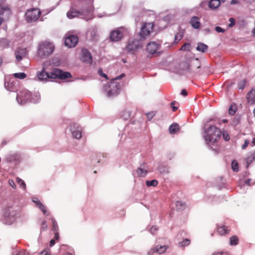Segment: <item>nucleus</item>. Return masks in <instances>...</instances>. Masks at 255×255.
Listing matches in <instances>:
<instances>
[{
    "label": "nucleus",
    "mask_w": 255,
    "mask_h": 255,
    "mask_svg": "<svg viewBox=\"0 0 255 255\" xmlns=\"http://www.w3.org/2000/svg\"><path fill=\"white\" fill-rule=\"evenodd\" d=\"M71 75L68 72H63L61 70L54 68L50 73H48L45 71V68L44 64L43 65L42 71L37 74L38 79L41 80H45L47 79H56L59 78L61 79H65L66 78L70 77Z\"/></svg>",
    "instance_id": "1"
},
{
    "label": "nucleus",
    "mask_w": 255,
    "mask_h": 255,
    "mask_svg": "<svg viewBox=\"0 0 255 255\" xmlns=\"http://www.w3.org/2000/svg\"><path fill=\"white\" fill-rule=\"evenodd\" d=\"M222 132L216 127L210 126L207 129H205L204 138L207 145L211 147L220 138Z\"/></svg>",
    "instance_id": "2"
},
{
    "label": "nucleus",
    "mask_w": 255,
    "mask_h": 255,
    "mask_svg": "<svg viewBox=\"0 0 255 255\" xmlns=\"http://www.w3.org/2000/svg\"><path fill=\"white\" fill-rule=\"evenodd\" d=\"M93 11L94 8L92 6H90L87 8L83 9L82 11L77 10L74 8H71L67 12V16L70 19L79 16L86 20H89L94 18Z\"/></svg>",
    "instance_id": "3"
},
{
    "label": "nucleus",
    "mask_w": 255,
    "mask_h": 255,
    "mask_svg": "<svg viewBox=\"0 0 255 255\" xmlns=\"http://www.w3.org/2000/svg\"><path fill=\"white\" fill-rule=\"evenodd\" d=\"M54 45L49 42H43L38 45L37 54L41 58H46L51 55L54 50Z\"/></svg>",
    "instance_id": "4"
},
{
    "label": "nucleus",
    "mask_w": 255,
    "mask_h": 255,
    "mask_svg": "<svg viewBox=\"0 0 255 255\" xmlns=\"http://www.w3.org/2000/svg\"><path fill=\"white\" fill-rule=\"evenodd\" d=\"M3 216L4 224L10 225L19 218V213L13 207H8L5 209Z\"/></svg>",
    "instance_id": "5"
},
{
    "label": "nucleus",
    "mask_w": 255,
    "mask_h": 255,
    "mask_svg": "<svg viewBox=\"0 0 255 255\" xmlns=\"http://www.w3.org/2000/svg\"><path fill=\"white\" fill-rule=\"evenodd\" d=\"M106 96L113 98L118 95L120 90V85L115 81H112L104 87Z\"/></svg>",
    "instance_id": "6"
},
{
    "label": "nucleus",
    "mask_w": 255,
    "mask_h": 255,
    "mask_svg": "<svg viewBox=\"0 0 255 255\" xmlns=\"http://www.w3.org/2000/svg\"><path fill=\"white\" fill-rule=\"evenodd\" d=\"M31 93L26 89L19 91L16 95V100L19 105H24L30 102Z\"/></svg>",
    "instance_id": "7"
},
{
    "label": "nucleus",
    "mask_w": 255,
    "mask_h": 255,
    "mask_svg": "<svg viewBox=\"0 0 255 255\" xmlns=\"http://www.w3.org/2000/svg\"><path fill=\"white\" fill-rule=\"evenodd\" d=\"M41 14L40 11L37 8H33L27 10L25 14L26 21L31 23L36 21Z\"/></svg>",
    "instance_id": "8"
},
{
    "label": "nucleus",
    "mask_w": 255,
    "mask_h": 255,
    "mask_svg": "<svg viewBox=\"0 0 255 255\" xmlns=\"http://www.w3.org/2000/svg\"><path fill=\"white\" fill-rule=\"evenodd\" d=\"M153 27L152 23H145L141 28L139 35L141 38L145 39L149 35Z\"/></svg>",
    "instance_id": "9"
},
{
    "label": "nucleus",
    "mask_w": 255,
    "mask_h": 255,
    "mask_svg": "<svg viewBox=\"0 0 255 255\" xmlns=\"http://www.w3.org/2000/svg\"><path fill=\"white\" fill-rule=\"evenodd\" d=\"M141 46V43L139 40L130 38L127 46V50L130 53H133Z\"/></svg>",
    "instance_id": "10"
},
{
    "label": "nucleus",
    "mask_w": 255,
    "mask_h": 255,
    "mask_svg": "<svg viewBox=\"0 0 255 255\" xmlns=\"http://www.w3.org/2000/svg\"><path fill=\"white\" fill-rule=\"evenodd\" d=\"M188 71L191 74H198L201 72V64L197 59L193 61L188 66Z\"/></svg>",
    "instance_id": "11"
},
{
    "label": "nucleus",
    "mask_w": 255,
    "mask_h": 255,
    "mask_svg": "<svg viewBox=\"0 0 255 255\" xmlns=\"http://www.w3.org/2000/svg\"><path fill=\"white\" fill-rule=\"evenodd\" d=\"M70 130L74 138L80 139L82 137V128L79 125L73 124L70 126Z\"/></svg>",
    "instance_id": "12"
},
{
    "label": "nucleus",
    "mask_w": 255,
    "mask_h": 255,
    "mask_svg": "<svg viewBox=\"0 0 255 255\" xmlns=\"http://www.w3.org/2000/svg\"><path fill=\"white\" fill-rule=\"evenodd\" d=\"M123 28L113 30L110 33V39L112 41H118L123 36Z\"/></svg>",
    "instance_id": "13"
},
{
    "label": "nucleus",
    "mask_w": 255,
    "mask_h": 255,
    "mask_svg": "<svg viewBox=\"0 0 255 255\" xmlns=\"http://www.w3.org/2000/svg\"><path fill=\"white\" fill-rule=\"evenodd\" d=\"M78 42V37L73 35L66 37L64 41L65 45L68 47H73L75 46Z\"/></svg>",
    "instance_id": "14"
},
{
    "label": "nucleus",
    "mask_w": 255,
    "mask_h": 255,
    "mask_svg": "<svg viewBox=\"0 0 255 255\" xmlns=\"http://www.w3.org/2000/svg\"><path fill=\"white\" fill-rule=\"evenodd\" d=\"M159 45L155 42H151L146 46V51L149 55H152L156 53L159 48Z\"/></svg>",
    "instance_id": "15"
},
{
    "label": "nucleus",
    "mask_w": 255,
    "mask_h": 255,
    "mask_svg": "<svg viewBox=\"0 0 255 255\" xmlns=\"http://www.w3.org/2000/svg\"><path fill=\"white\" fill-rule=\"evenodd\" d=\"M81 53V60L87 63H91L92 58L90 52L86 49H83Z\"/></svg>",
    "instance_id": "16"
},
{
    "label": "nucleus",
    "mask_w": 255,
    "mask_h": 255,
    "mask_svg": "<svg viewBox=\"0 0 255 255\" xmlns=\"http://www.w3.org/2000/svg\"><path fill=\"white\" fill-rule=\"evenodd\" d=\"M147 165L146 163H143L137 169L136 173L139 177H145L147 173Z\"/></svg>",
    "instance_id": "17"
},
{
    "label": "nucleus",
    "mask_w": 255,
    "mask_h": 255,
    "mask_svg": "<svg viewBox=\"0 0 255 255\" xmlns=\"http://www.w3.org/2000/svg\"><path fill=\"white\" fill-rule=\"evenodd\" d=\"M26 48H19L17 49L15 52L16 60L17 61H20L23 57H25L27 55Z\"/></svg>",
    "instance_id": "18"
},
{
    "label": "nucleus",
    "mask_w": 255,
    "mask_h": 255,
    "mask_svg": "<svg viewBox=\"0 0 255 255\" xmlns=\"http://www.w3.org/2000/svg\"><path fill=\"white\" fill-rule=\"evenodd\" d=\"M4 87L5 89L10 92H15L17 89L16 83L14 82H5Z\"/></svg>",
    "instance_id": "19"
},
{
    "label": "nucleus",
    "mask_w": 255,
    "mask_h": 255,
    "mask_svg": "<svg viewBox=\"0 0 255 255\" xmlns=\"http://www.w3.org/2000/svg\"><path fill=\"white\" fill-rule=\"evenodd\" d=\"M190 23L192 26L195 29H198L200 28L201 23L199 18L197 16H193L191 18Z\"/></svg>",
    "instance_id": "20"
},
{
    "label": "nucleus",
    "mask_w": 255,
    "mask_h": 255,
    "mask_svg": "<svg viewBox=\"0 0 255 255\" xmlns=\"http://www.w3.org/2000/svg\"><path fill=\"white\" fill-rule=\"evenodd\" d=\"M40 100V96L38 92H35L33 94L31 93L30 102L37 103Z\"/></svg>",
    "instance_id": "21"
},
{
    "label": "nucleus",
    "mask_w": 255,
    "mask_h": 255,
    "mask_svg": "<svg viewBox=\"0 0 255 255\" xmlns=\"http://www.w3.org/2000/svg\"><path fill=\"white\" fill-rule=\"evenodd\" d=\"M33 202L36 203L38 208L43 212V214L46 216L49 215V213L47 212L46 208L39 201L33 200Z\"/></svg>",
    "instance_id": "22"
},
{
    "label": "nucleus",
    "mask_w": 255,
    "mask_h": 255,
    "mask_svg": "<svg viewBox=\"0 0 255 255\" xmlns=\"http://www.w3.org/2000/svg\"><path fill=\"white\" fill-rule=\"evenodd\" d=\"M248 100L249 103L253 104L255 103V90L252 89L248 94Z\"/></svg>",
    "instance_id": "23"
},
{
    "label": "nucleus",
    "mask_w": 255,
    "mask_h": 255,
    "mask_svg": "<svg viewBox=\"0 0 255 255\" xmlns=\"http://www.w3.org/2000/svg\"><path fill=\"white\" fill-rule=\"evenodd\" d=\"M158 170L160 174L165 175L169 173V167L167 165L161 164L159 166Z\"/></svg>",
    "instance_id": "24"
},
{
    "label": "nucleus",
    "mask_w": 255,
    "mask_h": 255,
    "mask_svg": "<svg viewBox=\"0 0 255 255\" xmlns=\"http://www.w3.org/2000/svg\"><path fill=\"white\" fill-rule=\"evenodd\" d=\"M220 0H210L209 2V6L210 8L216 9L220 5Z\"/></svg>",
    "instance_id": "25"
},
{
    "label": "nucleus",
    "mask_w": 255,
    "mask_h": 255,
    "mask_svg": "<svg viewBox=\"0 0 255 255\" xmlns=\"http://www.w3.org/2000/svg\"><path fill=\"white\" fill-rule=\"evenodd\" d=\"M208 48V47L206 44L200 42L198 43L196 49L198 51L205 52L207 51Z\"/></svg>",
    "instance_id": "26"
},
{
    "label": "nucleus",
    "mask_w": 255,
    "mask_h": 255,
    "mask_svg": "<svg viewBox=\"0 0 255 255\" xmlns=\"http://www.w3.org/2000/svg\"><path fill=\"white\" fill-rule=\"evenodd\" d=\"M179 129V126L177 124H173L169 128V131L172 134H175Z\"/></svg>",
    "instance_id": "27"
},
{
    "label": "nucleus",
    "mask_w": 255,
    "mask_h": 255,
    "mask_svg": "<svg viewBox=\"0 0 255 255\" xmlns=\"http://www.w3.org/2000/svg\"><path fill=\"white\" fill-rule=\"evenodd\" d=\"M218 232L221 235H224L229 233V230L227 229V227L225 226H222L218 228Z\"/></svg>",
    "instance_id": "28"
},
{
    "label": "nucleus",
    "mask_w": 255,
    "mask_h": 255,
    "mask_svg": "<svg viewBox=\"0 0 255 255\" xmlns=\"http://www.w3.org/2000/svg\"><path fill=\"white\" fill-rule=\"evenodd\" d=\"M186 203L182 201H177L176 202V207L177 210L181 211L186 208Z\"/></svg>",
    "instance_id": "29"
},
{
    "label": "nucleus",
    "mask_w": 255,
    "mask_h": 255,
    "mask_svg": "<svg viewBox=\"0 0 255 255\" xmlns=\"http://www.w3.org/2000/svg\"><path fill=\"white\" fill-rule=\"evenodd\" d=\"M156 253L158 254H161L165 252L167 249L166 246H157L155 248Z\"/></svg>",
    "instance_id": "30"
},
{
    "label": "nucleus",
    "mask_w": 255,
    "mask_h": 255,
    "mask_svg": "<svg viewBox=\"0 0 255 255\" xmlns=\"http://www.w3.org/2000/svg\"><path fill=\"white\" fill-rule=\"evenodd\" d=\"M237 110L236 105L235 104H232L229 109V114L232 116L234 115L236 113Z\"/></svg>",
    "instance_id": "31"
},
{
    "label": "nucleus",
    "mask_w": 255,
    "mask_h": 255,
    "mask_svg": "<svg viewBox=\"0 0 255 255\" xmlns=\"http://www.w3.org/2000/svg\"><path fill=\"white\" fill-rule=\"evenodd\" d=\"M239 240L237 236H234L230 239V244L231 246H236L238 244Z\"/></svg>",
    "instance_id": "32"
},
{
    "label": "nucleus",
    "mask_w": 255,
    "mask_h": 255,
    "mask_svg": "<svg viewBox=\"0 0 255 255\" xmlns=\"http://www.w3.org/2000/svg\"><path fill=\"white\" fill-rule=\"evenodd\" d=\"M158 184V181L156 180H152L151 181L147 180L146 181V185L148 186H153L155 187L157 186Z\"/></svg>",
    "instance_id": "33"
},
{
    "label": "nucleus",
    "mask_w": 255,
    "mask_h": 255,
    "mask_svg": "<svg viewBox=\"0 0 255 255\" xmlns=\"http://www.w3.org/2000/svg\"><path fill=\"white\" fill-rule=\"evenodd\" d=\"M13 76L15 78H18L19 79H23L26 77V75L23 72L21 73H15L13 74Z\"/></svg>",
    "instance_id": "34"
},
{
    "label": "nucleus",
    "mask_w": 255,
    "mask_h": 255,
    "mask_svg": "<svg viewBox=\"0 0 255 255\" xmlns=\"http://www.w3.org/2000/svg\"><path fill=\"white\" fill-rule=\"evenodd\" d=\"M232 168L234 172H238L239 170V165L237 161L234 160L232 162Z\"/></svg>",
    "instance_id": "35"
},
{
    "label": "nucleus",
    "mask_w": 255,
    "mask_h": 255,
    "mask_svg": "<svg viewBox=\"0 0 255 255\" xmlns=\"http://www.w3.org/2000/svg\"><path fill=\"white\" fill-rule=\"evenodd\" d=\"M12 255H30L29 254L24 250L20 251H14Z\"/></svg>",
    "instance_id": "36"
},
{
    "label": "nucleus",
    "mask_w": 255,
    "mask_h": 255,
    "mask_svg": "<svg viewBox=\"0 0 255 255\" xmlns=\"http://www.w3.org/2000/svg\"><path fill=\"white\" fill-rule=\"evenodd\" d=\"M190 243V241L188 239H184L182 242L179 243V245L180 247H183L189 245Z\"/></svg>",
    "instance_id": "37"
},
{
    "label": "nucleus",
    "mask_w": 255,
    "mask_h": 255,
    "mask_svg": "<svg viewBox=\"0 0 255 255\" xmlns=\"http://www.w3.org/2000/svg\"><path fill=\"white\" fill-rule=\"evenodd\" d=\"M190 44L189 43H185L180 49L181 51H187L190 50Z\"/></svg>",
    "instance_id": "38"
},
{
    "label": "nucleus",
    "mask_w": 255,
    "mask_h": 255,
    "mask_svg": "<svg viewBox=\"0 0 255 255\" xmlns=\"http://www.w3.org/2000/svg\"><path fill=\"white\" fill-rule=\"evenodd\" d=\"M16 181L23 189H26V184L23 180L17 177L16 178Z\"/></svg>",
    "instance_id": "39"
},
{
    "label": "nucleus",
    "mask_w": 255,
    "mask_h": 255,
    "mask_svg": "<svg viewBox=\"0 0 255 255\" xmlns=\"http://www.w3.org/2000/svg\"><path fill=\"white\" fill-rule=\"evenodd\" d=\"M130 116V113L128 111H125L122 113V117L124 120L128 119Z\"/></svg>",
    "instance_id": "40"
},
{
    "label": "nucleus",
    "mask_w": 255,
    "mask_h": 255,
    "mask_svg": "<svg viewBox=\"0 0 255 255\" xmlns=\"http://www.w3.org/2000/svg\"><path fill=\"white\" fill-rule=\"evenodd\" d=\"M182 34H181L180 33H177L175 36L174 43H177L180 41V40L182 38Z\"/></svg>",
    "instance_id": "41"
},
{
    "label": "nucleus",
    "mask_w": 255,
    "mask_h": 255,
    "mask_svg": "<svg viewBox=\"0 0 255 255\" xmlns=\"http://www.w3.org/2000/svg\"><path fill=\"white\" fill-rule=\"evenodd\" d=\"M222 136L223 138L226 141H228L230 139V136L228 132L226 131H224L222 132Z\"/></svg>",
    "instance_id": "42"
},
{
    "label": "nucleus",
    "mask_w": 255,
    "mask_h": 255,
    "mask_svg": "<svg viewBox=\"0 0 255 255\" xmlns=\"http://www.w3.org/2000/svg\"><path fill=\"white\" fill-rule=\"evenodd\" d=\"M51 220H52V221L53 223V230L56 231L58 230V225L57 224L56 221L55 220V219L54 218H52Z\"/></svg>",
    "instance_id": "43"
},
{
    "label": "nucleus",
    "mask_w": 255,
    "mask_h": 255,
    "mask_svg": "<svg viewBox=\"0 0 255 255\" xmlns=\"http://www.w3.org/2000/svg\"><path fill=\"white\" fill-rule=\"evenodd\" d=\"M229 21L230 22V23L228 25V26L229 27H232L234 25H235V24L236 23V21L234 18H233V17L230 18Z\"/></svg>",
    "instance_id": "44"
},
{
    "label": "nucleus",
    "mask_w": 255,
    "mask_h": 255,
    "mask_svg": "<svg viewBox=\"0 0 255 255\" xmlns=\"http://www.w3.org/2000/svg\"><path fill=\"white\" fill-rule=\"evenodd\" d=\"M215 30L217 32H222V33H223L225 31V30L224 29L222 28V27H221L220 26H216L215 27Z\"/></svg>",
    "instance_id": "45"
},
{
    "label": "nucleus",
    "mask_w": 255,
    "mask_h": 255,
    "mask_svg": "<svg viewBox=\"0 0 255 255\" xmlns=\"http://www.w3.org/2000/svg\"><path fill=\"white\" fill-rule=\"evenodd\" d=\"M213 255H231L230 254L227 252H217L215 253Z\"/></svg>",
    "instance_id": "46"
},
{
    "label": "nucleus",
    "mask_w": 255,
    "mask_h": 255,
    "mask_svg": "<svg viewBox=\"0 0 255 255\" xmlns=\"http://www.w3.org/2000/svg\"><path fill=\"white\" fill-rule=\"evenodd\" d=\"M98 73L100 76L105 77L106 79L108 78V76L106 74L103 73L102 69H99L98 70Z\"/></svg>",
    "instance_id": "47"
},
{
    "label": "nucleus",
    "mask_w": 255,
    "mask_h": 255,
    "mask_svg": "<svg viewBox=\"0 0 255 255\" xmlns=\"http://www.w3.org/2000/svg\"><path fill=\"white\" fill-rule=\"evenodd\" d=\"M157 230L158 228L156 226H153L152 228H150V231L152 235H154L155 234V231H156Z\"/></svg>",
    "instance_id": "48"
},
{
    "label": "nucleus",
    "mask_w": 255,
    "mask_h": 255,
    "mask_svg": "<svg viewBox=\"0 0 255 255\" xmlns=\"http://www.w3.org/2000/svg\"><path fill=\"white\" fill-rule=\"evenodd\" d=\"M8 183H9V185L10 186H11L13 189L16 188V186H15L14 182L12 180H11V179L9 180Z\"/></svg>",
    "instance_id": "49"
},
{
    "label": "nucleus",
    "mask_w": 255,
    "mask_h": 255,
    "mask_svg": "<svg viewBox=\"0 0 255 255\" xmlns=\"http://www.w3.org/2000/svg\"><path fill=\"white\" fill-rule=\"evenodd\" d=\"M175 103V101H173L170 104L171 108H172V110L173 111H176L177 110V107L174 106Z\"/></svg>",
    "instance_id": "50"
},
{
    "label": "nucleus",
    "mask_w": 255,
    "mask_h": 255,
    "mask_svg": "<svg viewBox=\"0 0 255 255\" xmlns=\"http://www.w3.org/2000/svg\"><path fill=\"white\" fill-rule=\"evenodd\" d=\"M47 228V225L46 224V222L45 221H43L42 222V224H41V229L42 230H45Z\"/></svg>",
    "instance_id": "51"
},
{
    "label": "nucleus",
    "mask_w": 255,
    "mask_h": 255,
    "mask_svg": "<svg viewBox=\"0 0 255 255\" xmlns=\"http://www.w3.org/2000/svg\"><path fill=\"white\" fill-rule=\"evenodd\" d=\"M249 143V142L248 140H245L244 144L242 145V148L243 149H244L246 148V147L248 146V144Z\"/></svg>",
    "instance_id": "52"
},
{
    "label": "nucleus",
    "mask_w": 255,
    "mask_h": 255,
    "mask_svg": "<svg viewBox=\"0 0 255 255\" xmlns=\"http://www.w3.org/2000/svg\"><path fill=\"white\" fill-rule=\"evenodd\" d=\"M147 117L149 120H150L154 116V114L152 112L146 114Z\"/></svg>",
    "instance_id": "53"
},
{
    "label": "nucleus",
    "mask_w": 255,
    "mask_h": 255,
    "mask_svg": "<svg viewBox=\"0 0 255 255\" xmlns=\"http://www.w3.org/2000/svg\"><path fill=\"white\" fill-rule=\"evenodd\" d=\"M154 253H156L155 252V248H153V249H151L148 252H147V255H152Z\"/></svg>",
    "instance_id": "54"
},
{
    "label": "nucleus",
    "mask_w": 255,
    "mask_h": 255,
    "mask_svg": "<svg viewBox=\"0 0 255 255\" xmlns=\"http://www.w3.org/2000/svg\"><path fill=\"white\" fill-rule=\"evenodd\" d=\"M125 76V74L124 73H123L121 75L118 76H117L115 78V80H120L122 78H123V77H124Z\"/></svg>",
    "instance_id": "55"
},
{
    "label": "nucleus",
    "mask_w": 255,
    "mask_h": 255,
    "mask_svg": "<svg viewBox=\"0 0 255 255\" xmlns=\"http://www.w3.org/2000/svg\"><path fill=\"white\" fill-rule=\"evenodd\" d=\"M180 94L185 97L187 95V92L185 89H182L181 91Z\"/></svg>",
    "instance_id": "56"
},
{
    "label": "nucleus",
    "mask_w": 255,
    "mask_h": 255,
    "mask_svg": "<svg viewBox=\"0 0 255 255\" xmlns=\"http://www.w3.org/2000/svg\"><path fill=\"white\" fill-rule=\"evenodd\" d=\"M39 255H50V254L46 251H43L39 253Z\"/></svg>",
    "instance_id": "57"
},
{
    "label": "nucleus",
    "mask_w": 255,
    "mask_h": 255,
    "mask_svg": "<svg viewBox=\"0 0 255 255\" xmlns=\"http://www.w3.org/2000/svg\"><path fill=\"white\" fill-rule=\"evenodd\" d=\"M4 0H0V10L3 8H9L7 6L3 7L1 5V3H2Z\"/></svg>",
    "instance_id": "58"
},
{
    "label": "nucleus",
    "mask_w": 255,
    "mask_h": 255,
    "mask_svg": "<svg viewBox=\"0 0 255 255\" xmlns=\"http://www.w3.org/2000/svg\"><path fill=\"white\" fill-rule=\"evenodd\" d=\"M55 240L54 239H52L50 241L49 245L50 247H52L55 245Z\"/></svg>",
    "instance_id": "59"
},
{
    "label": "nucleus",
    "mask_w": 255,
    "mask_h": 255,
    "mask_svg": "<svg viewBox=\"0 0 255 255\" xmlns=\"http://www.w3.org/2000/svg\"><path fill=\"white\" fill-rule=\"evenodd\" d=\"M231 4H234L238 3V0H232L230 2Z\"/></svg>",
    "instance_id": "60"
},
{
    "label": "nucleus",
    "mask_w": 255,
    "mask_h": 255,
    "mask_svg": "<svg viewBox=\"0 0 255 255\" xmlns=\"http://www.w3.org/2000/svg\"><path fill=\"white\" fill-rule=\"evenodd\" d=\"M55 238L56 240H58L59 238V236L58 233H56L55 234Z\"/></svg>",
    "instance_id": "61"
},
{
    "label": "nucleus",
    "mask_w": 255,
    "mask_h": 255,
    "mask_svg": "<svg viewBox=\"0 0 255 255\" xmlns=\"http://www.w3.org/2000/svg\"><path fill=\"white\" fill-rule=\"evenodd\" d=\"M255 145V138H254L253 139V140L252 141V145L253 146Z\"/></svg>",
    "instance_id": "62"
},
{
    "label": "nucleus",
    "mask_w": 255,
    "mask_h": 255,
    "mask_svg": "<svg viewBox=\"0 0 255 255\" xmlns=\"http://www.w3.org/2000/svg\"><path fill=\"white\" fill-rule=\"evenodd\" d=\"M250 181L251 179H248L246 181V183L249 185L250 184Z\"/></svg>",
    "instance_id": "63"
},
{
    "label": "nucleus",
    "mask_w": 255,
    "mask_h": 255,
    "mask_svg": "<svg viewBox=\"0 0 255 255\" xmlns=\"http://www.w3.org/2000/svg\"><path fill=\"white\" fill-rule=\"evenodd\" d=\"M63 255H73L71 253H67L64 254Z\"/></svg>",
    "instance_id": "64"
}]
</instances>
